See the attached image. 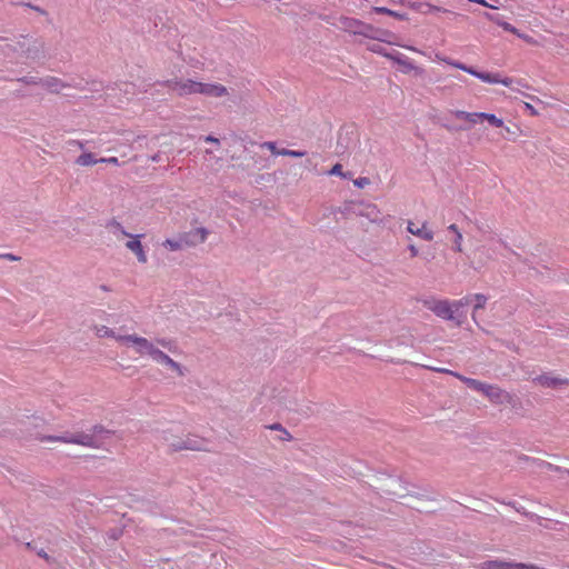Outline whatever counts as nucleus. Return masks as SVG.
<instances>
[{
	"instance_id": "f257e3e1",
	"label": "nucleus",
	"mask_w": 569,
	"mask_h": 569,
	"mask_svg": "<svg viewBox=\"0 0 569 569\" xmlns=\"http://www.w3.org/2000/svg\"><path fill=\"white\" fill-rule=\"evenodd\" d=\"M163 84L179 97L190 94H203L207 97L220 98L227 96L228 89L220 83H206L192 79H170Z\"/></svg>"
},
{
	"instance_id": "f03ea898",
	"label": "nucleus",
	"mask_w": 569,
	"mask_h": 569,
	"mask_svg": "<svg viewBox=\"0 0 569 569\" xmlns=\"http://www.w3.org/2000/svg\"><path fill=\"white\" fill-rule=\"evenodd\" d=\"M436 61L445 62L456 69L462 70L479 80H481L485 83L489 84H502L505 87L511 88L512 90L518 91L516 88H513V84L521 86L523 88H528V84H526L521 79H515L511 77H502L499 72H485V71H478L472 67H468L459 61L452 60L450 58L443 57L441 54L435 56Z\"/></svg>"
},
{
	"instance_id": "7ed1b4c3",
	"label": "nucleus",
	"mask_w": 569,
	"mask_h": 569,
	"mask_svg": "<svg viewBox=\"0 0 569 569\" xmlns=\"http://www.w3.org/2000/svg\"><path fill=\"white\" fill-rule=\"evenodd\" d=\"M162 440L168 451L178 452L182 450L201 451L206 450V439L197 435H187L181 437L172 430H166L162 433Z\"/></svg>"
},
{
	"instance_id": "20e7f679",
	"label": "nucleus",
	"mask_w": 569,
	"mask_h": 569,
	"mask_svg": "<svg viewBox=\"0 0 569 569\" xmlns=\"http://www.w3.org/2000/svg\"><path fill=\"white\" fill-rule=\"evenodd\" d=\"M470 297L450 301L448 299L428 298L422 300L423 307L432 311L437 317L446 320H455V315L470 303Z\"/></svg>"
},
{
	"instance_id": "39448f33",
	"label": "nucleus",
	"mask_w": 569,
	"mask_h": 569,
	"mask_svg": "<svg viewBox=\"0 0 569 569\" xmlns=\"http://www.w3.org/2000/svg\"><path fill=\"white\" fill-rule=\"evenodd\" d=\"M120 346L132 348L134 353L139 357H151L157 346L149 339L138 336L136 333L126 335L118 338Z\"/></svg>"
},
{
	"instance_id": "423d86ee",
	"label": "nucleus",
	"mask_w": 569,
	"mask_h": 569,
	"mask_svg": "<svg viewBox=\"0 0 569 569\" xmlns=\"http://www.w3.org/2000/svg\"><path fill=\"white\" fill-rule=\"evenodd\" d=\"M40 441H59L62 443H71V445H79L82 447H89V448H98V443L94 439V436L91 433L86 432H76L71 435H64L60 437L54 436H46L41 437Z\"/></svg>"
},
{
	"instance_id": "0eeeda50",
	"label": "nucleus",
	"mask_w": 569,
	"mask_h": 569,
	"mask_svg": "<svg viewBox=\"0 0 569 569\" xmlns=\"http://www.w3.org/2000/svg\"><path fill=\"white\" fill-rule=\"evenodd\" d=\"M18 46L20 50L26 53L27 58L37 59L43 52V43L33 38L21 37V40L18 41Z\"/></svg>"
},
{
	"instance_id": "6e6552de",
	"label": "nucleus",
	"mask_w": 569,
	"mask_h": 569,
	"mask_svg": "<svg viewBox=\"0 0 569 569\" xmlns=\"http://www.w3.org/2000/svg\"><path fill=\"white\" fill-rule=\"evenodd\" d=\"M482 395L486 396L489 401L495 405H505L512 401V396L509 392L498 386L489 383H487Z\"/></svg>"
},
{
	"instance_id": "1a4fd4ad",
	"label": "nucleus",
	"mask_w": 569,
	"mask_h": 569,
	"mask_svg": "<svg viewBox=\"0 0 569 569\" xmlns=\"http://www.w3.org/2000/svg\"><path fill=\"white\" fill-rule=\"evenodd\" d=\"M142 234H132L126 242V248L131 251L139 263L146 264L148 262V256L141 242Z\"/></svg>"
},
{
	"instance_id": "9d476101",
	"label": "nucleus",
	"mask_w": 569,
	"mask_h": 569,
	"mask_svg": "<svg viewBox=\"0 0 569 569\" xmlns=\"http://www.w3.org/2000/svg\"><path fill=\"white\" fill-rule=\"evenodd\" d=\"M208 234L209 231L206 228L199 227L188 232L181 233V237L186 247H194L197 244L203 243L207 240Z\"/></svg>"
},
{
	"instance_id": "9b49d317",
	"label": "nucleus",
	"mask_w": 569,
	"mask_h": 569,
	"mask_svg": "<svg viewBox=\"0 0 569 569\" xmlns=\"http://www.w3.org/2000/svg\"><path fill=\"white\" fill-rule=\"evenodd\" d=\"M153 361L167 366L172 371H174L178 376H183L184 371L180 363L174 361L171 357H169L167 353H164L162 350H160L158 347L153 351L152 356L150 357Z\"/></svg>"
},
{
	"instance_id": "f8f14e48",
	"label": "nucleus",
	"mask_w": 569,
	"mask_h": 569,
	"mask_svg": "<svg viewBox=\"0 0 569 569\" xmlns=\"http://www.w3.org/2000/svg\"><path fill=\"white\" fill-rule=\"evenodd\" d=\"M435 371L437 372H441V373H448V375H451L453 377H456L457 379H459L460 381H462L463 383H466L469 388L478 391V392H481L483 393V390L487 386L486 382H482L480 380H477V379H472V378H468V377H465L458 372H455V371H451L449 369H446V368H435L433 369Z\"/></svg>"
},
{
	"instance_id": "ddd939ff",
	"label": "nucleus",
	"mask_w": 569,
	"mask_h": 569,
	"mask_svg": "<svg viewBox=\"0 0 569 569\" xmlns=\"http://www.w3.org/2000/svg\"><path fill=\"white\" fill-rule=\"evenodd\" d=\"M533 382L543 388H557L560 386L569 385L568 379L559 378L551 375H540L533 379Z\"/></svg>"
},
{
	"instance_id": "4468645a",
	"label": "nucleus",
	"mask_w": 569,
	"mask_h": 569,
	"mask_svg": "<svg viewBox=\"0 0 569 569\" xmlns=\"http://www.w3.org/2000/svg\"><path fill=\"white\" fill-rule=\"evenodd\" d=\"M407 230L413 236H417L426 241L433 240V231L428 229L427 222H423L422 226L419 228L416 226L415 222L408 221Z\"/></svg>"
},
{
	"instance_id": "2eb2a0df",
	"label": "nucleus",
	"mask_w": 569,
	"mask_h": 569,
	"mask_svg": "<svg viewBox=\"0 0 569 569\" xmlns=\"http://www.w3.org/2000/svg\"><path fill=\"white\" fill-rule=\"evenodd\" d=\"M361 217L369 219L371 222L379 223L381 222V212L379 208L373 203H367L363 206V209L359 212Z\"/></svg>"
},
{
	"instance_id": "dca6fc26",
	"label": "nucleus",
	"mask_w": 569,
	"mask_h": 569,
	"mask_svg": "<svg viewBox=\"0 0 569 569\" xmlns=\"http://www.w3.org/2000/svg\"><path fill=\"white\" fill-rule=\"evenodd\" d=\"M93 332L98 338H111V339L116 340L119 345H120V340L118 338L124 336L121 333H117L113 329H111L104 325L94 326Z\"/></svg>"
},
{
	"instance_id": "f3484780",
	"label": "nucleus",
	"mask_w": 569,
	"mask_h": 569,
	"mask_svg": "<svg viewBox=\"0 0 569 569\" xmlns=\"http://www.w3.org/2000/svg\"><path fill=\"white\" fill-rule=\"evenodd\" d=\"M40 86L49 90L50 92L58 93L60 90H62L66 86L61 82L60 79L54 77H48L44 79H40Z\"/></svg>"
},
{
	"instance_id": "a211bd4d",
	"label": "nucleus",
	"mask_w": 569,
	"mask_h": 569,
	"mask_svg": "<svg viewBox=\"0 0 569 569\" xmlns=\"http://www.w3.org/2000/svg\"><path fill=\"white\" fill-rule=\"evenodd\" d=\"M107 229L109 230V232H111L118 239L120 237L129 238L130 236H132L131 233H129L124 230L123 226L119 221H117L114 219L110 220L107 223Z\"/></svg>"
},
{
	"instance_id": "6ab92c4d",
	"label": "nucleus",
	"mask_w": 569,
	"mask_h": 569,
	"mask_svg": "<svg viewBox=\"0 0 569 569\" xmlns=\"http://www.w3.org/2000/svg\"><path fill=\"white\" fill-rule=\"evenodd\" d=\"M76 163L81 167H90L100 163V161L94 157L93 153L83 152L77 158Z\"/></svg>"
},
{
	"instance_id": "aec40b11",
	"label": "nucleus",
	"mask_w": 569,
	"mask_h": 569,
	"mask_svg": "<svg viewBox=\"0 0 569 569\" xmlns=\"http://www.w3.org/2000/svg\"><path fill=\"white\" fill-rule=\"evenodd\" d=\"M511 561L488 560L480 565L481 569H510Z\"/></svg>"
},
{
	"instance_id": "412c9836",
	"label": "nucleus",
	"mask_w": 569,
	"mask_h": 569,
	"mask_svg": "<svg viewBox=\"0 0 569 569\" xmlns=\"http://www.w3.org/2000/svg\"><path fill=\"white\" fill-rule=\"evenodd\" d=\"M448 230L453 232V243H455V250L457 252H462V233L460 232L459 228L457 224L452 223L448 227Z\"/></svg>"
},
{
	"instance_id": "4be33fe9",
	"label": "nucleus",
	"mask_w": 569,
	"mask_h": 569,
	"mask_svg": "<svg viewBox=\"0 0 569 569\" xmlns=\"http://www.w3.org/2000/svg\"><path fill=\"white\" fill-rule=\"evenodd\" d=\"M372 10L376 12V13H382V14H388L390 17H393L398 20H408V17L406 13H400L398 11H393L391 9H388L386 7H373Z\"/></svg>"
},
{
	"instance_id": "5701e85b",
	"label": "nucleus",
	"mask_w": 569,
	"mask_h": 569,
	"mask_svg": "<svg viewBox=\"0 0 569 569\" xmlns=\"http://www.w3.org/2000/svg\"><path fill=\"white\" fill-rule=\"evenodd\" d=\"M162 246L170 251H178L186 247L184 242L182 241L181 234H179V238L177 240L167 239L162 242Z\"/></svg>"
},
{
	"instance_id": "b1692460",
	"label": "nucleus",
	"mask_w": 569,
	"mask_h": 569,
	"mask_svg": "<svg viewBox=\"0 0 569 569\" xmlns=\"http://www.w3.org/2000/svg\"><path fill=\"white\" fill-rule=\"evenodd\" d=\"M471 298L470 303L473 302V311L483 309L487 303V297L482 293H476L472 296H469Z\"/></svg>"
},
{
	"instance_id": "393cba45",
	"label": "nucleus",
	"mask_w": 569,
	"mask_h": 569,
	"mask_svg": "<svg viewBox=\"0 0 569 569\" xmlns=\"http://www.w3.org/2000/svg\"><path fill=\"white\" fill-rule=\"evenodd\" d=\"M482 120L488 121L491 126L497 128H501L503 126V120L493 113L482 112Z\"/></svg>"
},
{
	"instance_id": "a878e982",
	"label": "nucleus",
	"mask_w": 569,
	"mask_h": 569,
	"mask_svg": "<svg viewBox=\"0 0 569 569\" xmlns=\"http://www.w3.org/2000/svg\"><path fill=\"white\" fill-rule=\"evenodd\" d=\"M278 154L293 157V158H301L306 154V152L298 151V150H290V149H281L280 151H278Z\"/></svg>"
},
{
	"instance_id": "bb28decb",
	"label": "nucleus",
	"mask_w": 569,
	"mask_h": 569,
	"mask_svg": "<svg viewBox=\"0 0 569 569\" xmlns=\"http://www.w3.org/2000/svg\"><path fill=\"white\" fill-rule=\"evenodd\" d=\"M331 176H339L342 178H349L350 173H346L342 171V164L336 163L329 171Z\"/></svg>"
},
{
	"instance_id": "cd10ccee",
	"label": "nucleus",
	"mask_w": 569,
	"mask_h": 569,
	"mask_svg": "<svg viewBox=\"0 0 569 569\" xmlns=\"http://www.w3.org/2000/svg\"><path fill=\"white\" fill-rule=\"evenodd\" d=\"M480 121H483L482 120V112H470L469 114V118H468V122L470 124H477L479 123Z\"/></svg>"
},
{
	"instance_id": "c85d7f7f",
	"label": "nucleus",
	"mask_w": 569,
	"mask_h": 569,
	"mask_svg": "<svg viewBox=\"0 0 569 569\" xmlns=\"http://www.w3.org/2000/svg\"><path fill=\"white\" fill-rule=\"evenodd\" d=\"M370 183V179L367 177H360L353 180V184L358 188H365Z\"/></svg>"
},
{
	"instance_id": "c756f323",
	"label": "nucleus",
	"mask_w": 569,
	"mask_h": 569,
	"mask_svg": "<svg viewBox=\"0 0 569 569\" xmlns=\"http://www.w3.org/2000/svg\"><path fill=\"white\" fill-rule=\"evenodd\" d=\"M397 62L401 66H403L407 70H415L417 73H420V69L415 67L411 62L409 61H405V60H400L398 59Z\"/></svg>"
},
{
	"instance_id": "7c9ffc66",
	"label": "nucleus",
	"mask_w": 569,
	"mask_h": 569,
	"mask_svg": "<svg viewBox=\"0 0 569 569\" xmlns=\"http://www.w3.org/2000/svg\"><path fill=\"white\" fill-rule=\"evenodd\" d=\"M500 26L503 28V30L511 32L518 37L519 30L517 28H515L512 24H510L509 22H502V23H500Z\"/></svg>"
},
{
	"instance_id": "2f4dec72",
	"label": "nucleus",
	"mask_w": 569,
	"mask_h": 569,
	"mask_svg": "<svg viewBox=\"0 0 569 569\" xmlns=\"http://www.w3.org/2000/svg\"><path fill=\"white\" fill-rule=\"evenodd\" d=\"M455 118L468 121L470 112L463 110H456L452 112Z\"/></svg>"
},
{
	"instance_id": "473e14b6",
	"label": "nucleus",
	"mask_w": 569,
	"mask_h": 569,
	"mask_svg": "<svg viewBox=\"0 0 569 569\" xmlns=\"http://www.w3.org/2000/svg\"><path fill=\"white\" fill-rule=\"evenodd\" d=\"M20 82H23L26 84H39L40 86V79L33 78V77H23L19 79Z\"/></svg>"
},
{
	"instance_id": "72a5a7b5",
	"label": "nucleus",
	"mask_w": 569,
	"mask_h": 569,
	"mask_svg": "<svg viewBox=\"0 0 569 569\" xmlns=\"http://www.w3.org/2000/svg\"><path fill=\"white\" fill-rule=\"evenodd\" d=\"M100 163H110L114 166H119V160L117 157H110V158H100Z\"/></svg>"
},
{
	"instance_id": "f704fd0d",
	"label": "nucleus",
	"mask_w": 569,
	"mask_h": 569,
	"mask_svg": "<svg viewBox=\"0 0 569 569\" xmlns=\"http://www.w3.org/2000/svg\"><path fill=\"white\" fill-rule=\"evenodd\" d=\"M262 147L269 149L273 154H278L279 150L277 149L274 142H270V141L269 142H264L262 144Z\"/></svg>"
},
{
	"instance_id": "c9c22d12",
	"label": "nucleus",
	"mask_w": 569,
	"mask_h": 569,
	"mask_svg": "<svg viewBox=\"0 0 569 569\" xmlns=\"http://www.w3.org/2000/svg\"><path fill=\"white\" fill-rule=\"evenodd\" d=\"M0 258L9 260V261H18V260H20V257L14 256L13 253H2V254H0Z\"/></svg>"
},
{
	"instance_id": "e433bc0d",
	"label": "nucleus",
	"mask_w": 569,
	"mask_h": 569,
	"mask_svg": "<svg viewBox=\"0 0 569 569\" xmlns=\"http://www.w3.org/2000/svg\"><path fill=\"white\" fill-rule=\"evenodd\" d=\"M525 108L530 113V116H538V111L531 103L525 102Z\"/></svg>"
},
{
	"instance_id": "4c0bfd02",
	"label": "nucleus",
	"mask_w": 569,
	"mask_h": 569,
	"mask_svg": "<svg viewBox=\"0 0 569 569\" xmlns=\"http://www.w3.org/2000/svg\"><path fill=\"white\" fill-rule=\"evenodd\" d=\"M408 249L410 251V257L411 258H415V257L418 256L419 251H418V248L415 244H409Z\"/></svg>"
},
{
	"instance_id": "58836bf2",
	"label": "nucleus",
	"mask_w": 569,
	"mask_h": 569,
	"mask_svg": "<svg viewBox=\"0 0 569 569\" xmlns=\"http://www.w3.org/2000/svg\"><path fill=\"white\" fill-rule=\"evenodd\" d=\"M37 555L39 557H41L42 559H44L46 561H50L51 560L50 556L43 549L38 550Z\"/></svg>"
},
{
	"instance_id": "ea45409f",
	"label": "nucleus",
	"mask_w": 569,
	"mask_h": 569,
	"mask_svg": "<svg viewBox=\"0 0 569 569\" xmlns=\"http://www.w3.org/2000/svg\"><path fill=\"white\" fill-rule=\"evenodd\" d=\"M518 37L523 39L528 43H531V44L535 43L533 39L531 37L527 36V34H523V33L519 32Z\"/></svg>"
},
{
	"instance_id": "a19ab883",
	"label": "nucleus",
	"mask_w": 569,
	"mask_h": 569,
	"mask_svg": "<svg viewBox=\"0 0 569 569\" xmlns=\"http://www.w3.org/2000/svg\"><path fill=\"white\" fill-rule=\"evenodd\" d=\"M204 141L206 142H211V143H219V140L217 138L212 137V136H207L204 138Z\"/></svg>"
},
{
	"instance_id": "79ce46f5",
	"label": "nucleus",
	"mask_w": 569,
	"mask_h": 569,
	"mask_svg": "<svg viewBox=\"0 0 569 569\" xmlns=\"http://www.w3.org/2000/svg\"><path fill=\"white\" fill-rule=\"evenodd\" d=\"M158 343L161 345L164 348L170 349V346H169L170 343L168 341H166V340H159Z\"/></svg>"
},
{
	"instance_id": "37998d69",
	"label": "nucleus",
	"mask_w": 569,
	"mask_h": 569,
	"mask_svg": "<svg viewBox=\"0 0 569 569\" xmlns=\"http://www.w3.org/2000/svg\"><path fill=\"white\" fill-rule=\"evenodd\" d=\"M270 429H273V430H282V427H281V425H279V423H274V425L270 426Z\"/></svg>"
},
{
	"instance_id": "c03bdc74",
	"label": "nucleus",
	"mask_w": 569,
	"mask_h": 569,
	"mask_svg": "<svg viewBox=\"0 0 569 569\" xmlns=\"http://www.w3.org/2000/svg\"><path fill=\"white\" fill-rule=\"evenodd\" d=\"M26 547H27L28 549H32V543H31V542H27V543H26Z\"/></svg>"
},
{
	"instance_id": "a18cd8bd",
	"label": "nucleus",
	"mask_w": 569,
	"mask_h": 569,
	"mask_svg": "<svg viewBox=\"0 0 569 569\" xmlns=\"http://www.w3.org/2000/svg\"><path fill=\"white\" fill-rule=\"evenodd\" d=\"M77 144H78L80 148H83L82 142L77 141Z\"/></svg>"
},
{
	"instance_id": "49530a36",
	"label": "nucleus",
	"mask_w": 569,
	"mask_h": 569,
	"mask_svg": "<svg viewBox=\"0 0 569 569\" xmlns=\"http://www.w3.org/2000/svg\"><path fill=\"white\" fill-rule=\"evenodd\" d=\"M93 430H94V431H98V430H102V428H101V427H94V429H93Z\"/></svg>"
}]
</instances>
